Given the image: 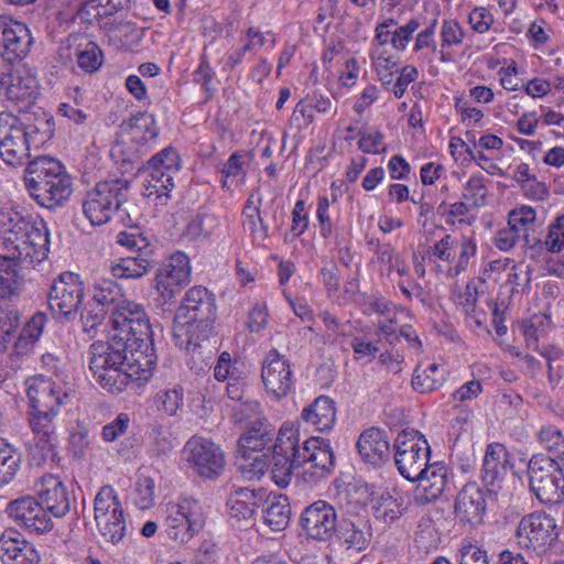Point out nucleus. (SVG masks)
I'll return each instance as SVG.
<instances>
[{
	"mask_svg": "<svg viewBox=\"0 0 564 564\" xmlns=\"http://www.w3.org/2000/svg\"><path fill=\"white\" fill-rule=\"evenodd\" d=\"M25 383L30 404L29 426L42 457H53L57 442L55 419L67 394L59 384L42 375L29 378Z\"/></svg>",
	"mask_w": 564,
	"mask_h": 564,
	"instance_id": "nucleus-1",
	"label": "nucleus"
},
{
	"mask_svg": "<svg viewBox=\"0 0 564 564\" xmlns=\"http://www.w3.org/2000/svg\"><path fill=\"white\" fill-rule=\"evenodd\" d=\"M116 339L122 338L126 344H133L132 351L141 350L142 355L156 357L154 332L143 305L123 299L110 317Z\"/></svg>",
	"mask_w": 564,
	"mask_h": 564,
	"instance_id": "nucleus-2",
	"label": "nucleus"
},
{
	"mask_svg": "<svg viewBox=\"0 0 564 564\" xmlns=\"http://www.w3.org/2000/svg\"><path fill=\"white\" fill-rule=\"evenodd\" d=\"M50 237L47 229L35 224L19 219L3 236L4 257L15 262L32 265L42 262L48 253Z\"/></svg>",
	"mask_w": 564,
	"mask_h": 564,
	"instance_id": "nucleus-3",
	"label": "nucleus"
},
{
	"mask_svg": "<svg viewBox=\"0 0 564 564\" xmlns=\"http://www.w3.org/2000/svg\"><path fill=\"white\" fill-rule=\"evenodd\" d=\"M130 181L110 178L98 182L89 189L82 203L85 217L93 226L109 223L128 199Z\"/></svg>",
	"mask_w": 564,
	"mask_h": 564,
	"instance_id": "nucleus-4",
	"label": "nucleus"
},
{
	"mask_svg": "<svg viewBox=\"0 0 564 564\" xmlns=\"http://www.w3.org/2000/svg\"><path fill=\"white\" fill-rule=\"evenodd\" d=\"M85 297V283L79 274L63 271L53 279L47 292V304L54 319L72 323L78 316Z\"/></svg>",
	"mask_w": 564,
	"mask_h": 564,
	"instance_id": "nucleus-5",
	"label": "nucleus"
},
{
	"mask_svg": "<svg viewBox=\"0 0 564 564\" xmlns=\"http://www.w3.org/2000/svg\"><path fill=\"white\" fill-rule=\"evenodd\" d=\"M530 490L542 503L564 500V468L544 454L533 455L528 463Z\"/></svg>",
	"mask_w": 564,
	"mask_h": 564,
	"instance_id": "nucleus-6",
	"label": "nucleus"
},
{
	"mask_svg": "<svg viewBox=\"0 0 564 564\" xmlns=\"http://www.w3.org/2000/svg\"><path fill=\"white\" fill-rule=\"evenodd\" d=\"M94 519L101 539L113 545L129 533L123 507L111 486H102L94 500Z\"/></svg>",
	"mask_w": 564,
	"mask_h": 564,
	"instance_id": "nucleus-7",
	"label": "nucleus"
},
{
	"mask_svg": "<svg viewBox=\"0 0 564 564\" xmlns=\"http://www.w3.org/2000/svg\"><path fill=\"white\" fill-rule=\"evenodd\" d=\"M181 158L177 151L167 147L152 156L147 163L149 177L144 184V196L154 198L156 205H165L174 188V176L181 169Z\"/></svg>",
	"mask_w": 564,
	"mask_h": 564,
	"instance_id": "nucleus-8",
	"label": "nucleus"
},
{
	"mask_svg": "<svg viewBox=\"0 0 564 564\" xmlns=\"http://www.w3.org/2000/svg\"><path fill=\"white\" fill-rule=\"evenodd\" d=\"M187 468L197 477L206 480L218 479L226 466L221 447L209 438L194 435L182 449Z\"/></svg>",
	"mask_w": 564,
	"mask_h": 564,
	"instance_id": "nucleus-9",
	"label": "nucleus"
},
{
	"mask_svg": "<svg viewBox=\"0 0 564 564\" xmlns=\"http://www.w3.org/2000/svg\"><path fill=\"white\" fill-rule=\"evenodd\" d=\"M394 464L405 479L415 482L429 465L431 447L416 430H403L394 440Z\"/></svg>",
	"mask_w": 564,
	"mask_h": 564,
	"instance_id": "nucleus-10",
	"label": "nucleus"
},
{
	"mask_svg": "<svg viewBox=\"0 0 564 564\" xmlns=\"http://www.w3.org/2000/svg\"><path fill=\"white\" fill-rule=\"evenodd\" d=\"M295 462L301 463L303 480L307 484H317L333 473L335 455L328 440L310 437L301 444L297 437Z\"/></svg>",
	"mask_w": 564,
	"mask_h": 564,
	"instance_id": "nucleus-11",
	"label": "nucleus"
},
{
	"mask_svg": "<svg viewBox=\"0 0 564 564\" xmlns=\"http://www.w3.org/2000/svg\"><path fill=\"white\" fill-rule=\"evenodd\" d=\"M132 356H135V359H131V364L126 361V365L118 368L95 373V380L102 389L113 394L122 392L130 382L148 381L152 377L158 358L142 355L141 350L133 351Z\"/></svg>",
	"mask_w": 564,
	"mask_h": 564,
	"instance_id": "nucleus-12",
	"label": "nucleus"
},
{
	"mask_svg": "<svg viewBox=\"0 0 564 564\" xmlns=\"http://www.w3.org/2000/svg\"><path fill=\"white\" fill-rule=\"evenodd\" d=\"M518 544L538 554L549 551L558 539L556 520L545 512L524 516L517 529Z\"/></svg>",
	"mask_w": 564,
	"mask_h": 564,
	"instance_id": "nucleus-13",
	"label": "nucleus"
},
{
	"mask_svg": "<svg viewBox=\"0 0 564 564\" xmlns=\"http://www.w3.org/2000/svg\"><path fill=\"white\" fill-rule=\"evenodd\" d=\"M296 455V431L281 427L269 459V466L271 465V478L278 487H288L292 480L293 471L301 467V463L295 462Z\"/></svg>",
	"mask_w": 564,
	"mask_h": 564,
	"instance_id": "nucleus-14",
	"label": "nucleus"
},
{
	"mask_svg": "<svg viewBox=\"0 0 564 564\" xmlns=\"http://www.w3.org/2000/svg\"><path fill=\"white\" fill-rule=\"evenodd\" d=\"M165 522L169 536L180 543H186L204 528L205 514L198 501L184 499L167 507Z\"/></svg>",
	"mask_w": 564,
	"mask_h": 564,
	"instance_id": "nucleus-15",
	"label": "nucleus"
},
{
	"mask_svg": "<svg viewBox=\"0 0 564 564\" xmlns=\"http://www.w3.org/2000/svg\"><path fill=\"white\" fill-rule=\"evenodd\" d=\"M338 522L335 507L325 500L312 502L300 517V525L306 539L322 543L334 539Z\"/></svg>",
	"mask_w": 564,
	"mask_h": 564,
	"instance_id": "nucleus-16",
	"label": "nucleus"
},
{
	"mask_svg": "<svg viewBox=\"0 0 564 564\" xmlns=\"http://www.w3.org/2000/svg\"><path fill=\"white\" fill-rule=\"evenodd\" d=\"M8 516L26 531L43 534L53 529V521L37 497L26 495L10 501Z\"/></svg>",
	"mask_w": 564,
	"mask_h": 564,
	"instance_id": "nucleus-17",
	"label": "nucleus"
},
{
	"mask_svg": "<svg viewBox=\"0 0 564 564\" xmlns=\"http://www.w3.org/2000/svg\"><path fill=\"white\" fill-rule=\"evenodd\" d=\"M32 37L29 28L11 17L0 15V58L14 64L30 51Z\"/></svg>",
	"mask_w": 564,
	"mask_h": 564,
	"instance_id": "nucleus-18",
	"label": "nucleus"
},
{
	"mask_svg": "<svg viewBox=\"0 0 564 564\" xmlns=\"http://www.w3.org/2000/svg\"><path fill=\"white\" fill-rule=\"evenodd\" d=\"M456 250L458 251L457 260L446 273L451 278H456L467 270L477 252L476 240L473 237L457 238L447 234L432 247V254L445 262H454Z\"/></svg>",
	"mask_w": 564,
	"mask_h": 564,
	"instance_id": "nucleus-19",
	"label": "nucleus"
},
{
	"mask_svg": "<svg viewBox=\"0 0 564 564\" xmlns=\"http://www.w3.org/2000/svg\"><path fill=\"white\" fill-rule=\"evenodd\" d=\"M189 258L183 252H176L156 271L155 288L163 301H172L189 282Z\"/></svg>",
	"mask_w": 564,
	"mask_h": 564,
	"instance_id": "nucleus-20",
	"label": "nucleus"
},
{
	"mask_svg": "<svg viewBox=\"0 0 564 564\" xmlns=\"http://www.w3.org/2000/svg\"><path fill=\"white\" fill-rule=\"evenodd\" d=\"M261 378L265 391L276 400L285 398L293 389L290 362L275 348L269 350L262 361Z\"/></svg>",
	"mask_w": 564,
	"mask_h": 564,
	"instance_id": "nucleus-21",
	"label": "nucleus"
},
{
	"mask_svg": "<svg viewBox=\"0 0 564 564\" xmlns=\"http://www.w3.org/2000/svg\"><path fill=\"white\" fill-rule=\"evenodd\" d=\"M14 116L0 118V156L10 166L22 165L31 156V145Z\"/></svg>",
	"mask_w": 564,
	"mask_h": 564,
	"instance_id": "nucleus-22",
	"label": "nucleus"
},
{
	"mask_svg": "<svg viewBox=\"0 0 564 564\" xmlns=\"http://www.w3.org/2000/svg\"><path fill=\"white\" fill-rule=\"evenodd\" d=\"M122 338L109 337L107 343L95 341L89 347V368L95 373L107 371L108 369L118 368L126 365V361L131 364L133 344H126L121 341Z\"/></svg>",
	"mask_w": 564,
	"mask_h": 564,
	"instance_id": "nucleus-23",
	"label": "nucleus"
},
{
	"mask_svg": "<svg viewBox=\"0 0 564 564\" xmlns=\"http://www.w3.org/2000/svg\"><path fill=\"white\" fill-rule=\"evenodd\" d=\"M487 488L482 489L477 482H467L458 492L454 512L459 522L476 527L484 521L487 509Z\"/></svg>",
	"mask_w": 564,
	"mask_h": 564,
	"instance_id": "nucleus-24",
	"label": "nucleus"
},
{
	"mask_svg": "<svg viewBox=\"0 0 564 564\" xmlns=\"http://www.w3.org/2000/svg\"><path fill=\"white\" fill-rule=\"evenodd\" d=\"M509 465V453L500 443L487 446L481 468V480L487 488L490 500H496L506 477Z\"/></svg>",
	"mask_w": 564,
	"mask_h": 564,
	"instance_id": "nucleus-25",
	"label": "nucleus"
},
{
	"mask_svg": "<svg viewBox=\"0 0 564 564\" xmlns=\"http://www.w3.org/2000/svg\"><path fill=\"white\" fill-rule=\"evenodd\" d=\"M216 318H189L174 319L173 337L175 345L187 351H196L208 341L214 334V323Z\"/></svg>",
	"mask_w": 564,
	"mask_h": 564,
	"instance_id": "nucleus-26",
	"label": "nucleus"
},
{
	"mask_svg": "<svg viewBox=\"0 0 564 564\" xmlns=\"http://www.w3.org/2000/svg\"><path fill=\"white\" fill-rule=\"evenodd\" d=\"M2 564H40L41 556L34 544L17 529L7 528L0 535Z\"/></svg>",
	"mask_w": 564,
	"mask_h": 564,
	"instance_id": "nucleus-27",
	"label": "nucleus"
},
{
	"mask_svg": "<svg viewBox=\"0 0 564 564\" xmlns=\"http://www.w3.org/2000/svg\"><path fill=\"white\" fill-rule=\"evenodd\" d=\"M122 135L138 145L137 152L144 154L151 149L160 134V128L152 113L138 112L120 124Z\"/></svg>",
	"mask_w": 564,
	"mask_h": 564,
	"instance_id": "nucleus-28",
	"label": "nucleus"
},
{
	"mask_svg": "<svg viewBox=\"0 0 564 564\" xmlns=\"http://www.w3.org/2000/svg\"><path fill=\"white\" fill-rule=\"evenodd\" d=\"M415 481L419 482L414 491L415 503L424 506L434 502L447 486V468L441 463L429 464Z\"/></svg>",
	"mask_w": 564,
	"mask_h": 564,
	"instance_id": "nucleus-29",
	"label": "nucleus"
},
{
	"mask_svg": "<svg viewBox=\"0 0 564 564\" xmlns=\"http://www.w3.org/2000/svg\"><path fill=\"white\" fill-rule=\"evenodd\" d=\"M175 317L184 319L189 318H216V300L204 286H194L189 289L178 307Z\"/></svg>",
	"mask_w": 564,
	"mask_h": 564,
	"instance_id": "nucleus-30",
	"label": "nucleus"
},
{
	"mask_svg": "<svg viewBox=\"0 0 564 564\" xmlns=\"http://www.w3.org/2000/svg\"><path fill=\"white\" fill-rule=\"evenodd\" d=\"M31 197L41 206L50 210L63 207L73 193V178L70 175H62L55 182L41 183V185L28 188Z\"/></svg>",
	"mask_w": 564,
	"mask_h": 564,
	"instance_id": "nucleus-31",
	"label": "nucleus"
},
{
	"mask_svg": "<svg viewBox=\"0 0 564 564\" xmlns=\"http://www.w3.org/2000/svg\"><path fill=\"white\" fill-rule=\"evenodd\" d=\"M37 498L47 514L55 518L65 517L75 501L66 486L55 476L44 478L43 488L39 491Z\"/></svg>",
	"mask_w": 564,
	"mask_h": 564,
	"instance_id": "nucleus-32",
	"label": "nucleus"
},
{
	"mask_svg": "<svg viewBox=\"0 0 564 564\" xmlns=\"http://www.w3.org/2000/svg\"><path fill=\"white\" fill-rule=\"evenodd\" d=\"M357 449L365 463L375 467L383 465L390 456V443L383 430L371 427L362 432Z\"/></svg>",
	"mask_w": 564,
	"mask_h": 564,
	"instance_id": "nucleus-33",
	"label": "nucleus"
},
{
	"mask_svg": "<svg viewBox=\"0 0 564 564\" xmlns=\"http://www.w3.org/2000/svg\"><path fill=\"white\" fill-rule=\"evenodd\" d=\"M13 121L21 126L32 149H40L54 134L53 117L41 109L32 113L25 112L22 117L14 116Z\"/></svg>",
	"mask_w": 564,
	"mask_h": 564,
	"instance_id": "nucleus-34",
	"label": "nucleus"
},
{
	"mask_svg": "<svg viewBox=\"0 0 564 564\" xmlns=\"http://www.w3.org/2000/svg\"><path fill=\"white\" fill-rule=\"evenodd\" d=\"M62 175H69L64 164L48 155H39L28 163L24 171V184L26 189L41 185V183L55 182Z\"/></svg>",
	"mask_w": 564,
	"mask_h": 564,
	"instance_id": "nucleus-35",
	"label": "nucleus"
},
{
	"mask_svg": "<svg viewBox=\"0 0 564 564\" xmlns=\"http://www.w3.org/2000/svg\"><path fill=\"white\" fill-rule=\"evenodd\" d=\"M73 56L76 57L77 66L88 74L97 72L104 62L101 48L93 41L79 44L75 48L74 53L69 44H63L59 46L58 57L65 65L73 61Z\"/></svg>",
	"mask_w": 564,
	"mask_h": 564,
	"instance_id": "nucleus-36",
	"label": "nucleus"
},
{
	"mask_svg": "<svg viewBox=\"0 0 564 564\" xmlns=\"http://www.w3.org/2000/svg\"><path fill=\"white\" fill-rule=\"evenodd\" d=\"M301 421L318 432L330 431L336 421L334 400L327 395L317 397L308 406L302 410Z\"/></svg>",
	"mask_w": 564,
	"mask_h": 564,
	"instance_id": "nucleus-37",
	"label": "nucleus"
},
{
	"mask_svg": "<svg viewBox=\"0 0 564 564\" xmlns=\"http://www.w3.org/2000/svg\"><path fill=\"white\" fill-rule=\"evenodd\" d=\"M334 538L340 546L359 553L368 547L371 533L365 522H354L350 519L343 518L336 527Z\"/></svg>",
	"mask_w": 564,
	"mask_h": 564,
	"instance_id": "nucleus-38",
	"label": "nucleus"
},
{
	"mask_svg": "<svg viewBox=\"0 0 564 564\" xmlns=\"http://www.w3.org/2000/svg\"><path fill=\"white\" fill-rule=\"evenodd\" d=\"M275 429L265 419L250 425L238 440V449L271 452L275 446Z\"/></svg>",
	"mask_w": 564,
	"mask_h": 564,
	"instance_id": "nucleus-39",
	"label": "nucleus"
},
{
	"mask_svg": "<svg viewBox=\"0 0 564 564\" xmlns=\"http://www.w3.org/2000/svg\"><path fill=\"white\" fill-rule=\"evenodd\" d=\"M447 369L436 362L425 368L416 367L412 376V388L419 393H432L438 390L447 380Z\"/></svg>",
	"mask_w": 564,
	"mask_h": 564,
	"instance_id": "nucleus-40",
	"label": "nucleus"
},
{
	"mask_svg": "<svg viewBox=\"0 0 564 564\" xmlns=\"http://www.w3.org/2000/svg\"><path fill=\"white\" fill-rule=\"evenodd\" d=\"M0 95L13 102L20 111H25L32 106L37 96L34 79L13 75Z\"/></svg>",
	"mask_w": 564,
	"mask_h": 564,
	"instance_id": "nucleus-41",
	"label": "nucleus"
},
{
	"mask_svg": "<svg viewBox=\"0 0 564 564\" xmlns=\"http://www.w3.org/2000/svg\"><path fill=\"white\" fill-rule=\"evenodd\" d=\"M271 452L238 449L236 466L249 479H260L269 470Z\"/></svg>",
	"mask_w": 564,
	"mask_h": 564,
	"instance_id": "nucleus-42",
	"label": "nucleus"
},
{
	"mask_svg": "<svg viewBox=\"0 0 564 564\" xmlns=\"http://www.w3.org/2000/svg\"><path fill=\"white\" fill-rule=\"evenodd\" d=\"M156 260L152 256L135 254L120 258L118 262L112 263L111 273L117 279H139L147 274L154 265Z\"/></svg>",
	"mask_w": 564,
	"mask_h": 564,
	"instance_id": "nucleus-43",
	"label": "nucleus"
},
{
	"mask_svg": "<svg viewBox=\"0 0 564 564\" xmlns=\"http://www.w3.org/2000/svg\"><path fill=\"white\" fill-rule=\"evenodd\" d=\"M257 506V497L253 490L237 488L229 496L227 507L229 517L236 522L250 521Z\"/></svg>",
	"mask_w": 564,
	"mask_h": 564,
	"instance_id": "nucleus-44",
	"label": "nucleus"
},
{
	"mask_svg": "<svg viewBox=\"0 0 564 564\" xmlns=\"http://www.w3.org/2000/svg\"><path fill=\"white\" fill-rule=\"evenodd\" d=\"M20 265L24 264L15 262L12 258L0 257V299L10 300L19 294L22 285Z\"/></svg>",
	"mask_w": 564,
	"mask_h": 564,
	"instance_id": "nucleus-45",
	"label": "nucleus"
},
{
	"mask_svg": "<svg viewBox=\"0 0 564 564\" xmlns=\"http://www.w3.org/2000/svg\"><path fill=\"white\" fill-rule=\"evenodd\" d=\"M89 299L107 310L111 316L123 301V295L112 280H101L93 285Z\"/></svg>",
	"mask_w": 564,
	"mask_h": 564,
	"instance_id": "nucleus-46",
	"label": "nucleus"
},
{
	"mask_svg": "<svg viewBox=\"0 0 564 564\" xmlns=\"http://www.w3.org/2000/svg\"><path fill=\"white\" fill-rule=\"evenodd\" d=\"M263 510V521L272 531L284 530L290 521L291 508L286 497L279 496L267 501Z\"/></svg>",
	"mask_w": 564,
	"mask_h": 564,
	"instance_id": "nucleus-47",
	"label": "nucleus"
},
{
	"mask_svg": "<svg viewBox=\"0 0 564 564\" xmlns=\"http://www.w3.org/2000/svg\"><path fill=\"white\" fill-rule=\"evenodd\" d=\"M540 445L549 453L551 459L564 468V435L554 425H544L538 433Z\"/></svg>",
	"mask_w": 564,
	"mask_h": 564,
	"instance_id": "nucleus-48",
	"label": "nucleus"
},
{
	"mask_svg": "<svg viewBox=\"0 0 564 564\" xmlns=\"http://www.w3.org/2000/svg\"><path fill=\"white\" fill-rule=\"evenodd\" d=\"M101 28L112 32L113 36L119 40L120 45L130 51L138 47L143 37V30L132 21H120L116 24L105 22Z\"/></svg>",
	"mask_w": 564,
	"mask_h": 564,
	"instance_id": "nucleus-49",
	"label": "nucleus"
},
{
	"mask_svg": "<svg viewBox=\"0 0 564 564\" xmlns=\"http://www.w3.org/2000/svg\"><path fill=\"white\" fill-rule=\"evenodd\" d=\"M78 314L83 325V330L90 338L97 335L107 316H110V313L107 310L101 307L99 304H96L90 299L87 302H83Z\"/></svg>",
	"mask_w": 564,
	"mask_h": 564,
	"instance_id": "nucleus-50",
	"label": "nucleus"
},
{
	"mask_svg": "<svg viewBox=\"0 0 564 564\" xmlns=\"http://www.w3.org/2000/svg\"><path fill=\"white\" fill-rule=\"evenodd\" d=\"M405 508L401 499L392 497L389 492L380 495L373 500L372 512L377 520L392 523L404 512Z\"/></svg>",
	"mask_w": 564,
	"mask_h": 564,
	"instance_id": "nucleus-51",
	"label": "nucleus"
},
{
	"mask_svg": "<svg viewBox=\"0 0 564 564\" xmlns=\"http://www.w3.org/2000/svg\"><path fill=\"white\" fill-rule=\"evenodd\" d=\"M20 454L0 437V487L11 482L19 470Z\"/></svg>",
	"mask_w": 564,
	"mask_h": 564,
	"instance_id": "nucleus-52",
	"label": "nucleus"
},
{
	"mask_svg": "<svg viewBox=\"0 0 564 564\" xmlns=\"http://www.w3.org/2000/svg\"><path fill=\"white\" fill-rule=\"evenodd\" d=\"M242 214L245 216L243 228L250 234L252 241L257 245L263 243L269 236V227L261 217L260 206H245Z\"/></svg>",
	"mask_w": 564,
	"mask_h": 564,
	"instance_id": "nucleus-53",
	"label": "nucleus"
},
{
	"mask_svg": "<svg viewBox=\"0 0 564 564\" xmlns=\"http://www.w3.org/2000/svg\"><path fill=\"white\" fill-rule=\"evenodd\" d=\"M231 419L235 424L241 425L245 430L250 425L258 424V421L265 420L261 413L260 403L249 400L236 403L232 406Z\"/></svg>",
	"mask_w": 564,
	"mask_h": 564,
	"instance_id": "nucleus-54",
	"label": "nucleus"
},
{
	"mask_svg": "<svg viewBox=\"0 0 564 564\" xmlns=\"http://www.w3.org/2000/svg\"><path fill=\"white\" fill-rule=\"evenodd\" d=\"M150 449L155 456H165L174 448L171 433L166 426L159 422L149 425Z\"/></svg>",
	"mask_w": 564,
	"mask_h": 564,
	"instance_id": "nucleus-55",
	"label": "nucleus"
},
{
	"mask_svg": "<svg viewBox=\"0 0 564 564\" xmlns=\"http://www.w3.org/2000/svg\"><path fill=\"white\" fill-rule=\"evenodd\" d=\"M219 226L218 218L208 213H199L187 225V234L194 238H207Z\"/></svg>",
	"mask_w": 564,
	"mask_h": 564,
	"instance_id": "nucleus-56",
	"label": "nucleus"
},
{
	"mask_svg": "<svg viewBox=\"0 0 564 564\" xmlns=\"http://www.w3.org/2000/svg\"><path fill=\"white\" fill-rule=\"evenodd\" d=\"M117 242L132 251H135L137 254H153V248L148 238L139 232L137 228L131 229L130 231L119 232L117 236Z\"/></svg>",
	"mask_w": 564,
	"mask_h": 564,
	"instance_id": "nucleus-57",
	"label": "nucleus"
},
{
	"mask_svg": "<svg viewBox=\"0 0 564 564\" xmlns=\"http://www.w3.org/2000/svg\"><path fill=\"white\" fill-rule=\"evenodd\" d=\"M463 197L475 207L484 206L487 197L485 177L482 175H473L465 186Z\"/></svg>",
	"mask_w": 564,
	"mask_h": 564,
	"instance_id": "nucleus-58",
	"label": "nucleus"
},
{
	"mask_svg": "<svg viewBox=\"0 0 564 564\" xmlns=\"http://www.w3.org/2000/svg\"><path fill=\"white\" fill-rule=\"evenodd\" d=\"M156 399L162 404V409L165 413L174 415L183 405L184 390L182 387L175 386L159 392Z\"/></svg>",
	"mask_w": 564,
	"mask_h": 564,
	"instance_id": "nucleus-59",
	"label": "nucleus"
},
{
	"mask_svg": "<svg viewBox=\"0 0 564 564\" xmlns=\"http://www.w3.org/2000/svg\"><path fill=\"white\" fill-rule=\"evenodd\" d=\"M545 245L551 253H560L564 249V214L549 225Z\"/></svg>",
	"mask_w": 564,
	"mask_h": 564,
	"instance_id": "nucleus-60",
	"label": "nucleus"
},
{
	"mask_svg": "<svg viewBox=\"0 0 564 564\" xmlns=\"http://www.w3.org/2000/svg\"><path fill=\"white\" fill-rule=\"evenodd\" d=\"M214 75L215 73L210 67L207 57L203 55L198 67L193 73V82L200 85L202 89L207 95L206 100L210 99L214 93V89L210 86Z\"/></svg>",
	"mask_w": 564,
	"mask_h": 564,
	"instance_id": "nucleus-61",
	"label": "nucleus"
},
{
	"mask_svg": "<svg viewBox=\"0 0 564 564\" xmlns=\"http://www.w3.org/2000/svg\"><path fill=\"white\" fill-rule=\"evenodd\" d=\"M523 232L525 253L530 259H538L544 253V251L549 252V247L545 245L546 237L542 239L540 234H536L534 230H530V228H524Z\"/></svg>",
	"mask_w": 564,
	"mask_h": 564,
	"instance_id": "nucleus-62",
	"label": "nucleus"
},
{
	"mask_svg": "<svg viewBox=\"0 0 564 564\" xmlns=\"http://www.w3.org/2000/svg\"><path fill=\"white\" fill-rule=\"evenodd\" d=\"M420 28L416 19H411L405 25L399 26L392 32L391 44L398 51H404L412 40L413 33Z\"/></svg>",
	"mask_w": 564,
	"mask_h": 564,
	"instance_id": "nucleus-63",
	"label": "nucleus"
},
{
	"mask_svg": "<svg viewBox=\"0 0 564 564\" xmlns=\"http://www.w3.org/2000/svg\"><path fill=\"white\" fill-rule=\"evenodd\" d=\"M130 425V417L127 413H120L113 421L102 427V438L106 442H113L123 435Z\"/></svg>",
	"mask_w": 564,
	"mask_h": 564,
	"instance_id": "nucleus-64",
	"label": "nucleus"
}]
</instances>
